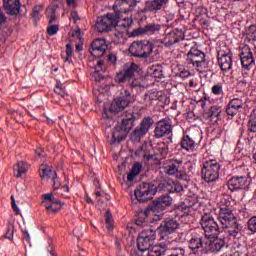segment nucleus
I'll return each mask as SVG.
<instances>
[{"mask_svg": "<svg viewBox=\"0 0 256 256\" xmlns=\"http://www.w3.org/2000/svg\"><path fill=\"white\" fill-rule=\"evenodd\" d=\"M223 229H227L230 239H239L241 237V226L237 223V217L227 206L221 207L218 217Z\"/></svg>", "mask_w": 256, "mask_h": 256, "instance_id": "f257e3e1", "label": "nucleus"}, {"mask_svg": "<svg viewBox=\"0 0 256 256\" xmlns=\"http://www.w3.org/2000/svg\"><path fill=\"white\" fill-rule=\"evenodd\" d=\"M135 121H137L135 115L130 114L129 117L122 119L121 123L115 126L114 132L112 133L114 143H121V141L127 139V134L135 127Z\"/></svg>", "mask_w": 256, "mask_h": 256, "instance_id": "f03ea898", "label": "nucleus"}, {"mask_svg": "<svg viewBox=\"0 0 256 256\" xmlns=\"http://www.w3.org/2000/svg\"><path fill=\"white\" fill-rule=\"evenodd\" d=\"M129 53L132 57L147 59L153 53V44L148 40L133 42L129 47Z\"/></svg>", "mask_w": 256, "mask_h": 256, "instance_id": "7ed1b4c3", "label": "nucleus"}, {"mask_svg": "<svg viewBox=\"0 0 256 256\" xmlns=\"http://www.w3.org/2000/svg\"><path fill=\"white\" fill-rule=\"evenodd\" d=\"M200 225L204 231V235L206 239L218 237L220 233L219 224H217V221H215V218H213V215L209 213H205L201 217Z\"/></svg>", "mask_w": 256, "mask_h": 256, "instance_id": "20e7f679", "label": "nucleus"}, {"mask_svg": "<svg viewBox=\"0 0 256 256\" xmlns=\"http://www.w3.org/2000/svg\"><path fill=\"white\" fill-rule=\"evenodd\" d=\"M153 216L152 223L161 221V198L159 197L156 201H153L152 204L144 211L140 212L137 216V219L143 221L146 225L149 223V215Z\"/></svg>", "mask_w": 256, "mask_h": 256, "instance_id": "39448f33", "label": "nucleus"}, {"mask_svg": "<svg viewBox=\"0 0 256 256\" xmlns=\"http://www.w3.org/2000/svg\"><path fill=\"white\" fill-rule=\"evenodd\" d=\"M95 29L98 33H109V31L117 29V14L108 13L107 15L98 17Z\"/></svg>", "mask_w": 256, "mask_h": 256, "instance_id": "423d86ee", "label": "nucleus"}, {"mask_svg": "<svg viewBox=\"0 0 256 256\" xmlns=\"http://www.w3.org/2000/svg\"><path fill=\"white\" fill-rule=\"evenodd\" d=\"M157 193V185L153 183L143 182L134 191V195L139 203H147L149 199H153V196Z\"/></svg>", "mask_w": 256, "mask_h": 256, "instance_id": "0eeeda50", "label": "nucleus"}, {"mask_svg": "<svg viewBox=\"0 0 256 256\" xmlns=\"http://www.w3.org/2000/svg\"><path fill=\"white\" fill-rule=\"evenodd\" d=\"M153 123H155L153 118L144 117L140 124L130 134V141H132V143H139V141L149 133V129L153 127Z\"/></svg>", "mask_w": 256, "mask_h": 256, "instance_id": "6e6552de", "label": "nucleus"}, {"mask_svg": "<svg viewBox=\"0 0 256 256\" xmlns=\"http://www.w3.org/2000/svg\"><path fill=\"white\" fill-rule=\"evenodd\" d=\"M221 164L217 160H209L204 163L202 168V179L206 183H213L216 179H219V171Z\"/></svg>", "mask_w": 256, "mask_h": 256, "instance_id": "1a4fd4ad", "label": "nucleus"}, {"mask_svg": "<svg viewBox=\"0 0 256 256\" xmlns=\"http://www.w3.org/2000/svg\"><path fill=\"white\" fill-rule=\"evenodd\" d=\"M131 99H133L131 92L127 89H123L119 96L112 101L110 105L111 113H121L126 107H129Z\"/></svg>", "mask_w": 256, "mask_h": 256, "instance_id": "9d476101", "label": "nucleus"}, {"mask_svg": "<svg viewBox=\"0 0 256 256\" xmlns=\"http://www.w3.org/2000/svg\"><path fill=\"white\" fill-rule=\"evenodd\" d=\"M155 231L152 229L144 230L139 233L137 238V248L142 252L149 251L155 243Z\"/></svg>", "mask_w": 256, "mask_h": 256, "instance_id": "9b49d317", "label": "nucleus"}, {"mask_svg": "<svg viewBox=\"0 0 256 256\" xmlns=\"http://www.w3.org/2000/svg\"><path fill=\"white\" fill-rule=\"evenodd\" d=\"M140 69L139 65L134 62L126 63L123 65L122 71L117 73L115 81L117 83H125L129 79H133L135 77V73H139Z\"/></svg>", "mask_w": 256, "mask_h": 256, "instance_id": "f8f14e48", "label": "nucleus"}, {"mask_svg": "<svg viewBox=\"0 0 256 256\" xmlns=\"http://www.w3.org/2000/svg\"><path fill=\"white\" fill-rule=\"evenodd\" d=\"M186 61L188 65H193L196 69H203L205 67V53L197 49V47H191L187 53Z\"/></svg>", "mask_w": 256, "mask_h": 256, "instance_id": "ddd939ff", "label": "nucleus"}, {"mask_svg": "<svg viewBox=\"0 0 256 256\" xmlns=\"http://www.w3.org/2000/svg\"><path fill=\"white\" fill-rule=\"evenodd\" d=\"M42 203L48 213H59V211H61V208L63 207L61 201L55 198V196H53V193L44 194Z\"/></svg>", "mask_w": 256, "mask_h": 256, "instance_id": "4468645a", "label": "nucleus"}, {"mask_svg": "<svg viewBox=\"0 0 256 256\" xmlns=\"http://www.w3.org/2000/svg\"><path fill=\"white\" fill-rule=\"evenodd\" d=\"M55 13H57V9L55 7L49 6L46 9V17L49 19L47 33L51 37H53V35H57V33L59 32V26L53 24V23H55V21H57V15Z\"/></svg>", "mask_w": 256, "mask_h": 256, "instance_id": "2eb2a0df", "label": "nucleus"}, {"mask_svg": "<svg viewBox=\"0 0 256 256\" xmlns=\"http://www.w3.org/2000/svg\"><path fill=\"white\" fill-rule=\"evenodd\" d=\"M225 247V240L221 238H217V236L210 240L206 238V244L204 245V253H219Z\"/></svg>", "mask_w": 256, "mask_h": 256, "instance_id": "dca6fc26", "label": "nucleus"}, {"mask_svg": "<svg viewBox=\"0 0 256 256\" xmlns=\"http://www.w3.org/2000/svg\"><path fill=\"white\" fill-rule=\"evenodd\" d=\"M227 185L230 191H239V189H245L249 185V178L247 176H233L228 180Z\"/></svg>", "mask_w": 256, "mask_h": 256, "instance_id": "f3484780", "label": "nucleus"}, {"mask_svg": "<svg viewBox=\"0 0 256 256\" xmlns=\"http://www.w3.org/2000/svg\"><path fill=\"white\" fill-rule=\"evenodd\" d=\"M92 51L90 52L93 57L99 58L103 57L105 55V51H107V42L105 41V38H98L95 39L91 43Z\"/></svg>", "mask_w": 256, "mask_h": 256, "instance_id": "a211bd4d", "label": "nucleus"}, {"mask_svg": "<svg viewBox=\"0 0 256 256\" xmlns=\"http://www.w3.org/2000/svg\"><path fill=\"white\" fill-rule=\"evenodd\" d=\"M241 64L244 69H251L255 65V59L253 58V52L251 48L244 47L240 53Z\"/></svg>", "mask_w": 256, "mask_h": 256, "instance_id": "6ab92c4d", "label": "nucleus"}, {"mask_svg": "<svg viewBox=\"0 0 256 256\" xmlns=\"http://www.w3.org/2000/svg\"><path fill=\"white\" fill-rule=\"evenodd\" d=\"M218 65L222 71H230L233 67V58L231 52L225 53L224 51L218 52Z\"/></svg>", "mask_w": 256, "mask_h": 256, "instance_id": "aec40b11", "label": "nucleus"}, {"mask_svg": "<svg viewBox=\"0 0 256 256\" xmlns=\"http://www.w3.org/2000/svg\"><path fill=\"white\" fill-rule=\"evenodd\" d=\"M207 243V237L203 238L201 235H194L189 240V248L192 251H195L194 253H197L199 249H202V253H205V245Z\"/></svg>", "mask_w": 256, "mask_h": 256, "instance_id": "412c9836", "label": "nucleus"}, {"mask_svg": "<svg viewBox=\"0 0 256 256\" xmlns=\"http://www.w3.org/2000/svg\"><path fill=\"white\" fill-rule=\"evenodd\" d=\"M139 0H117L116 5L119 7V13H131L135 10Z\"/></svg>", "mask_w": 256, "mask_h": 256, "instance_id": "4be33fe9", "label": "nucleus"}, {"mask_svg": "<svg viewBox=\"0 0 256 256\" xmlns=\"http://www.w3.org/2000/svg\"><path fill=\"white\" fill-rule=\"evenodd\" d=\"M4 10L7 15H19L21 2L19 0H4Z\"/></svg>", "mask_w": 256, "mask_h": 256, "instance_id": "5701e85b", "label": "nucleus"}, {"mask_svg": "<svg viewBox=\"0 0 256 256\" xmlns=\"http://www.w3.org/2000/svg\"><path fill=\"white\" fill-rule=\"evenodd\" d=\"M239 109H243V100L234 98L229 102L226 113L229 117H235L239 113Z\"/></svg>", "mask_w": 256, "mask_h": 256, "instance_id": "b1692460", "label": "nucleus"}, {"mask_svg": "<svg viewBox=\"0 0 256 256\" xmlns=\"http://www.w3.org/2000/svg\"><path fill=\"white\" fill-rule=\"evenodd\" d=\"M177 229H179V223L177 222V220L173 218L164 219L163 225H162V231L164 233L171 235V233H175Z\"/></svg>", "mask_w": 256, "mask_h": 256, "instance_id": "393cba45", "label": "nucleus"}, {"mask_svg": "<svg viewBox=\"0 0 256 256\" xmlns=\"http://www.w3.org/2000/svg\"><path fill=\"white\" fill-rule=\"evenodd\" d=\"M107 71V67L105 66V62L103 60H98L96 62V66L94 68L93 77L95 81H103L105 79V73Z\"/></svg>", "mask_w": 256, "mask_h": 256, "instance_id": "a878e982", "label": "nucleus"}, {"mask_svg": "<svg viewBox=\"0 0 256 256\" xmlns=\"http://www.w3.org/2000/svg\"><path fill=\"white\" fill-rule=\"evenodd\" d=\"M40 179H57V172L53 171L47 164H42L39 167Z\"/></svg>", "mask_w": 256, "mask_h": 256, "instance_id": "bb28decb", "label": "nucleus"}, {"mask_svg": "<svg viewBox=\"0 0 256 256\" xmlns=\"http://www.w3.org/2000/svg\"><path fill=\"white\" fill-rule=\"evenodd\" d=\"M183 161L181 160H169L167 164H164V171L167 175H175L179 171V165H182Z\"/></svg>", "mask_w": 256, "mask_h": 256, "instance_id": "cd10ccee", "label": "nucleus"}, {"mask_svg": "<svg viewBox=\"0 0 256 256\" xmlns=\"http://www.w3.org/2000/svg\"><path fill=\"white\" fill-rule=\"evenodd\" d=\"M162 43L166 47H171V45H175V43H179V36H177V33L175 31L168 30V32H165Z\"/></svg>", "mask_w": 256, "mask_h": 256, "instance_id": "c85d7f7f", "label": "nucleus"}, {"mask_svg": "<svg viewBox=\"0 0 256 256\" xmlns=\"http://www.w3.org/2000/svg\"><path fill=\"white\" fill-rule=\"evenodd\" d=\"M161 9V0L147 1L145 7L140 10V13H149L151 11H159Z\"/></svg>", "mask_w": 256, "mask_h": 256, "instance_id": "c756f323", "label": "nucleus"}, {"mask_svg": "<svg viewBox=\"0 0 256 256\" xmlns=\"http://www.w3.org/2000/svg\"><path fill=\"white\" fill-rule=\"evenodd\" d=\"M132 25H133L132 18H130V17L121 18V17H119V14H117L116 29H119V27H122V29H124V31H127V29H129V27H131Z\"/></svg>", "mask_w": 256, "mask_h": 256, "instance_id": "7c9ffc66", "label": "nucleus"}, {"mask_svg": "<svg viewBox=\"0 0 256 256\" xmlns=\"http://www.w3.org/2000/svg\"><path fill=\"white\" fill-rule=\"evenodd\" d=\"M173 131V126L171 125V119L163 118L161 120V137H165V135H170Z\"/></svg>", "mask_w": 256, "mask_h": 256, "instance_id": "2f4dec72", "label": "nucleus"}, {"mask_svg": "<svg viewBox=\"0 0 256 256\" xmlns=\"http://www.w3.org/2000/svg\"><path fill=\"white\" fill-rule=\"evenodd\" d=\"M182 149L193 151L195 149V141L189 135L183 136L180 142Z\"/></svg>", "mask_w": 256, "mask_h": 256, "instance_id": "473e14b6", "label": "nucleus"}, {"mask_svg": "<svg viewBox=\"0 0 256 256\" xmlns=\"http://www.w3.org/2000/svg\"><path fill=\"white\" fill-rule=\"evenodd\" d=\"M161 185L163 193H175V181L172 179L162 180Z\"/></svg>", "mask_w": 256, "mask_h": 256, "instance_id": "72a5a7b5", "label": "nucleus"}, {"mask_svg": "<svg viewBox=\"0 0 256 256\" xmlns=\"http://www.w3.org/2000/svg\"><path fill=\"white\" fill-rule=\"evenodd\" d=\"M24 173H27V163L18 162L16 165H14L15 177H17V178L22 177V175H24Z\"/></svg>", "mask_w": 256, "mask_h": 256, "instance_id": "f704fd0d", "label": "nucleus"}, {"mask_svg": "<svg viewBox=\"0 0 256 256\" xmlns=\"http://www.w3.org/2000/svg\"><path fill=\"white\" fill-rule=\"evenodd\" d=\"M219 115H221V107L212 106L208 112L205 113L206 119H219Z\"/></svg>", "mask_w": 256, "mask_h": 256, "instance_id": "c9c22d12", "label": "nucleus"}, {"mask_svg": "<svg viewBox=\"0 0 256 256\" xmlns=\"http://www.w3.org/2000/svg\"><path fill=\"white\" fill-rule=\"evenodd\" d=\"M104 218L106 223V229L108 231H113L115 221L113 220V214H111V211H106Z\"/></svg>", "mask_w": 256, "mask_h": 256, "instance_id": "e433bc0d", "label": "nucleus"}, {"mask_svg": "<svg viewBox=\"0 0 256 256\" xmlns=\"http://www.w3.org/2000/svg\"><path fill=\"white\" fill-rule=\"evenodd\" d=\"M144 30L147 35H154V33L161 31V26L159 24H148L144 27Z\"/></svg>", "mask_w": 256, "mask_h": 256, "instance_id": "4c0bfd02", "label": "nucleus"}, {"mask_svg": "<svg viewBox=\"0 0 256 256\" xmlns=\"http://www.w3.org/2000/svg\"><path fill=\"white\" fill-rule=\"evenodd\" d=\"M128 85L130 89H137V87H145V83L141 78H131L128 80Z\"/></svg>", "mask_w": 256, "mask_h": 256, "instance_id": "58836bf2", "label": "nucleus"}, {"mask_svg": "<svg viewBox=\"0 0 256 256\" xmlns=\"http://www.w3.org/2000/svg\"><path fill=\"white\" fill-rule=\"evenodd\" d=\"M173 203V198L167 194H162L161 198V209L162 211L165 209V207H171Z\"/></svg>", "mask_w": 256, "mask_h": 256, "instance_id": "ea45409f", "label": "nucleus"}, {"mask_svg": "<svg viewBox=\"0 0 256 256\" xmlns=\"http://www.w3.org/2000/svg\"><path fill=\"white\" fill-rule=\"evenodd\" d=\"M73 57V45L71 43L66 44V57L64 61L66 63H72L73 60L71 59Z\"/></svg>", "mask_w": 256, "mask_h": 256, "instance_id": "a19ab883", "label": "nucleus"}, {"mask_svg": "<svg viewBox=\"0 0 256 256\" xmlns=\"http://www.w3.org/2000/svg\"><path fill=\"white\" fill-rule=\"evenodd\" d=\"M54 93H56V95H59L60 97H62V99H65V97H67V91L65 90V87H63V85L61 83H59L55 86Z\"/></svg>", "mask_w": 256, "mask_h": 256, "instance_id": "79ce46f5", "label": "nucleus"}, {"mask_svg": "<svg viewBox=\"0 0 256 256\" xmlns=\"http://www.w3.org/2000/svg\"><path fill=\"white\" fill-rule=\"evenodd\" d=\"M248 130L250 133H256V115L252 114L250 115V120L248 122Z\"/></svg>", "mask_w": 256, "mask_h": 256, "instance_id": "37998d69", "label": "nucleus"}, {"mask_svg": "<svg viewBox=\"0 0 256 256\" xmlns=\"http://www.w3.org/2000/svg\"><path fill=\"white\" fill-rule=\"evenodd\" d=\"M247 37L250 41H256V25H251L247 29Z\"/></svg>", "mask_w": 256, "mask_h": 256, "instance_id": "c03bdc74", "label": "nucleus"}, {"mask_svg": "<svg viewBox=\"0 0 256 256\" xmlns=\"http://www.w3.org/2000/svg\"><path fill=\"white\" fill-rule=\"evenodd\" d=\"M161 255L162 256H179V254H174L173 250H171V248H169L167 245H162L161 246Z\"/></svg>", "mask_w": 256, "mask_h": 256, "instance_id": "a18cd8bd", "label": "nucleus"}, {"mask_svg": "<svg viewBox=\"0 0 256 256\" xmlns=\"http://www.w3.org/2000/svg\"><path fill=\"white\" fill-rule=\"evenodd\" d=\"M146 161H154L153 165H161L159 154H149L146 158Z\"/></svg>", "mask_w": 256, "mask_h": 256, "instance_id": "49530a36", "label": "nucleus"}, {"mask_svg": "<svg viewBox=\"0 0 256 256\" xmlns=\"http://www.w3.org/2000/svg\"><path fill=\"white\" fill-rule=\"evenodd\" d=\"M170 143H171V136H168L166 143H164V145H166V146L161 148L162 159L167 157V155L169 153V147L167 145H169Z\"/></svg>", "mask_w": 256, "mask_h": 256, "instance_id": "de8ad7c7", "label": "nucleus"}, {"mask_svg": "<svg viewBox=\"0 0 256 256\" xmlns=\"http://www.w3.org/2000/svg\"><path fill=\"white\" fill-rule=\"evenodd\" d=\"M248 229L252 233H256V216H253L248 221Z\"/></svg>", "mask_w": 256, "mask_h": 256, "instance_id": "09e8293b", "label": "nucleus"}, {"mask_svg": "<svg viewBox=\"0 0 256 256\" xmlns=\"http://www.w3.org/2000/svg\"><path fill=\"white\" fill-rule=\"evenodd\" d=\"M148 256H161V246H153L149 251Z\"/></svg>", "mask_w": 256, "mask_h": 256, "instance_id": "8fccbe9b", "label": "nucleus"}, {"mask_svg": "<svg viewBox=\"0 0 256 256\" xmlns=\"http://www.w3.org/2000/svg\"><path fill=\"white\" fill-rule=\"evenodd\" d=\"M14 227L13 225H9L7 227V231L4 235L5 239H9V241H13Z\"/></svg>", "mask_w": 256, "mask_h": 256, "instance_id": "3c124183", "label": "nucleus"}, {"mask_svg": "<svg viewBox=\"0 0 256 256\" xmlns=\"http://www.w3.org/2000/svg\"><path fill=\"white\" fill-rule=\"evenodd\" d=\"M145 34H146L145 28L140 27V28L134 29V30L131 32V37H139V36L145 35Z\"/></svg>", "mask_w": 256, "mask_h": 256, "instance_id": "603ef678", "label": "nucleus"}, {"mask_svg": "<svg viewBox=\"0 0 256 256\" xmlns=\"http://www.w3.org/2000/svg\"><path fill=\"white\" fill-rule=\"evenodd\" d=\"M141 169H143V165L141 163L136 162L131 169V172L134 173V175H139L141 173Z\"/></svg>", "mask_w": 256, "mask_h": 256, "instance_id": "864d4df0", "label": "nucleus"}, {"mask_svg": "<svg viewBox=\"0 0 256 256\" xmlns=\"http://www.w3.org/2000/svg\"><path fill=\"white\" fill-rule=\"evenodd\" d=\"M175 18V15L168 14V16L165 17V23L163 24L165 27H171L173 25V19Z\"/></svg>", "mask_w": 256, "mask_h": 256, "instance_id": "5fc2aeb1", "label": "nucleus"}, {"mask_svg": "<svg viewBox=\"0 0 256 256\" xmlns=\"http://www.w3.org/2000/svg\"><path fill=\"white\" fill-rule=\"evenodd\" d=\"M39 13H41V6H35L31 16L37 21V19H39Z\"/></svg>", "mask_w": 256, "mask_h": 256, "instance_id": "6e6d98bb", "label": "nucleus"}, {"mask_svg": "<svg viewBox=\"0 0 256 256\" xmlns=\"http://www.w3.org/2000/svg\"><path fill=\"white\" fill-rule=\"evenodd\" d=\"M51 181H53V189L54 191H57V189H59V187H61V180H59V177L56 176V178L51 179Z\"/></svg>", "mask_w": 256, "mask_h": 256, "instance_id": "4d7b16f0", "label": "nucleus"}, {"mask_svg": "<svg viewBox=\"0 0 256 256\" xmlns=\"http://www.w3.org/2000/svg\"><path fill=\"white\" fill-rule=\"evenodd\" d=\"M221 91H223V87H221V85H214L212 87V93L214 95H221Z\"/></svg>", "mask_w": 256, "mask_h": 256, "instance_id": "13d9d810", "label": "nucleus"}, {"mask_svg": "<svg viewBox=\"0 0 256 256\" xmlns=\"http://www.w3.org/2000/svg\"><path fill=\"white\" fill-rule=\"evenodd\" d=\"M161 124V121L158 122V125ZM154 135L156 137V139H161V129L159 128V126H157L154 130Z\"/></svg>", "mask_w": 256, "mask_h": 256, "instance_id": "bf43d9fd", "label": "nucleus"}, {"mask_svg": "<svg viewBox=\"0 0 256 256\" xmlns=\"http://www.w3.org/2000/svg\"><path fill=\"white\" fill-rule=\"evenodd\" d=\"M108 61L111 63V65H115V63H117V56L115 54H109Z\"/></svg>", "mask_w": 256, "mask_h": 256, "instance_id": "052dcab7", "label": "nucleus"}, {"mask_svg": "<svg viewBox=\"0 0 256 256\" xmlns=\"http://www.w3.org/2000/svg\"><path fill=\"white\" fill-rule=\"evenodd\" d=\"M22 233L24 241H26V243H31V236L29 235V232L24 230Z\"/></svg>", "mask_w": 256, "mask_h": 256, "instance_id": "680f3d73", "label": "nucleus"}, {"mask_svg": "<svg viewBox=\"0 0 256 256\" xmlns=\"http://www.w3.org/2000/svg\"><path fill=\"white\" fill-rule=\"evenodd\" d=\"M189 75H191V73L188 70H182L179 73V77H181L182 79H187Z\"/></svg>", "mask_w": 256, "mask_h": 256, "instance_id": "e2e57ef3", "label": "nucleus"}, {"mask_svg": "<svg viewBox=\"0 0 256 256\" xmlns=\"http://www.w3.org/2000/svg\"><path fill=\"white\" fill-rule=\"evenodd\" d=\"M238 87H241V89L247 87V79L243 78L242 80H239Z\"/></svg>", "mask_w": 256, "mask_h": 256, "instance_id": "0e129e2a", "label": "nucleus"}, {"mask_svg": "<svg viewBox=\"0 0 256 256\" xmlns=\"http://www.w3.org/2000/svg\"><path fill=\"white\" fill-rule=\"evenodd\" d=\"M35 153H36L37 157H43V155H45V151L42 150V148H37L35 150Z\"/></svg>", "mask_w": 256, "mask_h": 256, "instance_id": "69168bd1", "label": "nucleus"}, {"mask_svg": "<svg viewBox=\"0 0 256 256\" xmlns=\"http://www.w3.org/2000/svg\"><path fill=\"white\" fill-rule=\"evenodd\" d=\"M135 225H137V227H145V225H147V224H145L144 221L139 220V218H136Z\"/></svg>", "mask_w": 256, "mask_h": 256, "instance_id": "338daca9", "label": "nucleus"}, {"mask_svg": "<svg viewBox=\"0 0 256 256\" xmlns=\"http://www.w3.org/2000/svg\"><path fill=\"white\" fill-rule=\"evenodd\" d=\"M135 177H137V175L135 173H133L132 171H130V173L127 175V180L133 181V179H135Z\"/></svg>", "mask_w": 256, "mask_h": 256, "instance_id": "774afa93", "label": "nucleus"}]
</instances>
